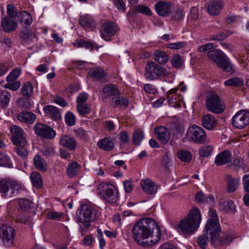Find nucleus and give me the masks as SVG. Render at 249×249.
Listing matches in <instances>:
<instances>
[{
    "label": "nucleus",
    "instance_id": "f257e3e1",
    "mask_svg": "<svg viewBox=\"0 0 249 249\" xmlns=\"http://www.w3.org/2000/svg\"><path fill=\"white\" fill-rule=\"evenodd\" d=\"M134 240L140 246L147 248L156 245L159 242L161 230L152 218H143L137 221L131 230Z\"/></svg>",
    "mask_w": 249,
    "mask_h": 249
},
{
    "label": "nucleus",
    "instance_id": "f03ea898",
    "mask_svg": "<svg viewBox=\"0 0 249 249\" xmlns=\"http://www.w3.org/2000/svg\"><path fill=\"white\" fill-rule=\"evenodd\" d=\"M201 220V213L199 210L196 208H193L190 210L187 217L180 221L178 225V229L183 234H192L198 228Z\"/></svg>",
    "mask_w": 249,
    "mask_h": 249
},
{
    "label": "nucleus",
    "instance_id": "7ed1b4c3",
    "mask_svg": "<svg viewBox=\"0 0 249 249\" xmlns=\"http://www.w3.org/2000/svg\"><path fill=\"white\" fill-rule=\"evenodd\" d=\"M169 73L165 67L153 61H148L145 66L144 76L150 80H157L168 76Z\"/></svg>",
    "mask_w": 249,
    "mask_h": 249
},
{
    "label": "nucleus",
    "instance_id": "20e7f679",
    "mask_svg": "<svg viewBox=\"0 0 249 249\" xmlns=\"http://www.w3.org/2000/svg\"><path fill=\"white\" fill-rule=\"evenodd\" d=\"M77 223H82L86 228L90 226V223L96 220L97 211L91 206L84 204L80 206L76 212Z\"/></svg>",
    "mask_w": 249,
    "mask_h": 249
},
{
    "label": "nucleus",
    "instance_id": "39448f33",
    "mask_svg": "<svg viewBox=\"0 0 249 249\" xmlns=\"http://www.w3.org/2000/svg\"><path fill=\"white\" fill-rule=\"evenodd\" d=\"M209 58L214 61L218 67L224 71L229 72L232 69L231 65L226 55L219 50L210 51L208 53Z\"/></svg>",
    "mask_w": 249,
    "mask_h": 249
},
{
    "label": "nucleus",
    "instance_id": "423d86ee",
    "mask_svg": "<svg viewBox=\"0 0 249 249\" xmlns=\"http://www.w3.org/2000/svg\"><path fill=\"white\" fill-rule=\"evenodd\" d=\"M17 203L18 219L26 224H30L32 219L27 214L31 209L32 202L28 199L20 198L17 200Z\"/></svg>",
    "mask_w": 249,
    "mask_h": 249
},
{
    "label": "nucleus",
    "instance_id": "0eeeda50",
    "mask_svg": "<svg viewBox=\"0 0 249 249\" xmlns=\"http://www.w3.org/2000/svg\"><path fill=\"white\" fill-rule=\"evenodd\" d=\"M205 107L208 110L215 114L221 113L225 109L220 97L215 92H211L207 96Z\"/></svg>",
    "mask_w": 249,
    "mask_h": 249
},
{
    "label": "nucleus",
    "instance_id": "6e6552de",
    "mask_svg": "<svg viewBox=\"0 0 249 249\" xmlns=\"http://www.w3.org/2000/svg\"><path fill=\"white\" fill-rule=\"evenodd\" d=\"M186 135L189 141L197 143H202L207 137L205 131L201 127L195 124L188 128Z\"/></svg>",
    "mask_w": 249,
    "mask_h": 249
},
{
    "label": "nucleus",
    "instance_id": "1a4fd4ad",
    "mask_svg": "<svg viewBox=\"0 0 249 249\" xmlns=\"http://www.w3.org/2000/svg\"><path fill=\"white\" fill-rule=\"evenodd\" d=\"M0 243L6 247H12L15 238L14 228L2 225L0 228Z\"/></svg>",
    "mask_w": 249,
    "mask_h": 249
},
{
    "label": "nucleus",
    "instance_id": "9d476101",
    "mask_svg": "<svg viewBox=\"0 0 249 249\" xmlns=\"http://www.w3.org/2000/svg\"><path fill=\"white\" fill-rule=\"evenodd\" d=\"M11 140L13 143L18 146H25L27 144L26 135L24 130L19 126L12 125L10 127Z\"/></svg>",
    "mask_w": 249,
    "mask_h": 249
},
{
    "label": "nucleus",
    "instance_id": "9b49d317",
    "mask_svg": "<svg viewBox=\"0 0 249 249\" xmlns=\"http://www.w3.org/2000/svg\"><path fill=\"white\" fill-rule=\"evenodd\" d=\"M97 195L108 204H114L118 199V192L116 188H99Z\"/></svg>",
    "mask_w": 249,
    "mask_h": 249
},
{
    "label": "nucleus",
    "instance_id": "f8f14e48",
    "mask_svg": "<svg viewBox=\"0 0 249 249\" xmlns=\"http://www.w3.org/2000/svg\"><path fill=\"white\" fill-rule=\"evenodd\" d=\"M220 231L219 221H214L212 220V218H209L205 226V231L206 235L210 236L213 244L217 240Z\"/></svg>",
    "mask_w": 249,
    "mask_h": 249
},
{
    "label": "nucleus",
    "instance_id": "ddd939ff",
    "mask_svg": "<svg viewBox=\"0 0 249 249\" xmlns=\"http://www.w3.org/2000/svg\"><path fill=\"white\" fill-rule=\"evenodd\" d=\"M233 125L238 129H243L249 124V111L241 110L238 111L232 118Z\"/></svg>",
    "mask_w": 249,
    "mask_h": 249
},
{
    "label": "nucleus",
    "instance_id": "4468645a",
    "mask_svg": "<svg viewBox=\"0 0 249 249\" xmlns=\"http://www.w3.org/2000/svg\"><path fill=\"white\" fill-rule=\"evenodd\" d=\"M34 129L37 135L45 139H52L56 136L55 131L50 126L44 124H36Z\"/></svg>",
    "mask_w": 249,
    "mask_h": 249
},
{
    "label": "nucleus",
    "instance_id": "2eb2a0df",
    "mask_svg": "<svg viewBox=\"0 0 249 249\" xmlns=\"http://www.w3.org/2000/svg\"><path fill=\"white\" fill-rule=\"evenodd\" d=\"M119 30L116 24L108 22L104 23L101 29V36L106 41H108L109 37L115 35Z\"/></svg>",
    "mask_w": 249,
    "mask_h": 249
},
{
    "label": "nucleus",
    "instance_id": "dca6fc26",
    "mask_svg": "<svg viewBox=\"0 0 249 249\" xmlns=\"http://www.w3.org/2000/svg\"><path fill=\"white\" fill-rule=\"evenodd\" d=\"M157 13L162 17H167L171 13L170 3L164 1H159L155 5Z\"/></svg>",
    "mask_w": 249,
    "mask_h": 249
},
{
    "label": "nucleus",
    "instance_id": "f3484780",
    "mask_svg": "<svg viewBox=\"0 0 249 249\" xmlns=\"http://www.w3.org/2000/svg\"><path fill=\"white\" fill-rule=\"evenodd\" d=\"M171 132L176 137L180 136L184 131V126L179 119H174L169 124Z\"/></svg>",
    "mask_w": 249,
    "mask_h": 249
},
{
    "label": "nucleus",
    "instance_id": "a211bd4d",
    "mask_svg": "<svg viewBox=\"0 0 249 249\" xmlns=\"http://www.w3.org/2000/svg\"><path fill=\"white\" fill-rule=\"evenodd\" d=\"M231 152L228 150H225L216 155L214 163L217 166H220L231 162Z\"/></svg>",
    "mask_w": 249,
    "mask_h": 249
},
{
    "label": "nucleus",
    "instance_id": "6ab92c4d",
    "mask_svg": "<svg viewBox=\"0 0 249 249\" xmlns=\"http://www.w3.org/2000/svg\"><path fill=\"white\" fill-rule=\"evenodd\" d=\"M44 113L52 120L57 121L61 119V114L59 109L52 105H47L43 107Z\"/></svg>",
    "mask_w": 249,
    "mask_h": 249
},
{
    "label": "nucleus",
    "instance_id": "aec40b11",
    "mask_svg": "<svg viewBox=\"0 0 249 249\" xmlns=\"http://www.w3.org/2000/svg\"><path fill=\"white\" fill-rule=\"evenodd\" d=\"M81 26L84 28L94 29L96 27V21L89 14H85L80 16L79 19Z\"/></svg>",
    "mask_w": 249,
    "mask_h": 249
},
{
    "label": "nucleus",
    "instance_id": "412c9836",
    "mask_svg": "<svg viewBox=\"0 0 249 249\" xmlns=\"http://www.w3.org/2000/svg\"><path fill=\"white\" fill-rule=\"evenodd\" d=\"M224 6L223 2L221 0H213L210 2L207 7V11L213 16H217Z\"/></svg>",
    "mask_w": 249,
    "mask_h": 249
},
{
    "label": "nucleus",
    "instance_id": "4be33fe9",
    "mask_svg": "<svg viewBox=\"0 0 249 249\" xmlns=\"http://www.w3.org/2000/svg\"><path fill=\"white\" fill-rule=\"evenodd\" d=\"M158 140L163 144L167 143L170 138L169 130L165 127L159 126L154 129Z\"/></svg>",
    "mask_w": 249,
    "mask_h": 249
},
{
    "label": "nucleus",
    "instance_id": "5701e85b",
    "mask_svg": "<svg viewBox=\"0 0 249 249\" xmlns=\"http://www.w3.org/2000/svg\"><path fill=\"white\" fill-rule=\"evenodd\" d=\"M59 143L70 150H74L76 148L77 143L72 137L62 135L60 138Z\"/></svg>",
    "mask_w": 249,
    "mask_h": 249
},
{
    "label": "nucleus",
    "instance_id": "b1692460",
    "mask_svg": "<svg viewBox=\"0 0 249 249\" xmlns=\"http://www.w3.org/2000/svg\"><path fill=\"white\" fill-rule=\"evenodd\" d=\"M201 122L202 126L209 130L213 129L217 124L215 117L211 114H207L203 116Z\"/></svg>",
    "mask_w": 249,
    "mask_h": 249
},
{
    "label": "nucleus",
    "instance_id": "393cba45",
    "mask_svg": "<svg viewBox=\"0 0 249 249\" xmlns=\"http://www.w3.org/2000/svg\"><path fill=\"white\" fill-rule=\"evenodd\" d=\"M102 92L105 98L121 94L120 90L118 86L113 84H108L105 85L102 88Z\"/></svg>",
    "mask_w": 249,
    "mask_h": 249
},
{
    "label": "nucleus",
    "instance_id": "a878e982",
    "mask_svg": "<svg viewBox=\"0 0 249 249\" xmlns=\"http://www.w3.org/2000/svg\"><path fill=\"white\" fill-rule=\"evenodd\" d=\"M219 211L228 213L234 214L236 212V206L231 200L220 201L218 203Z\"/></svg>",
    "mask_w": 249,
    "mask_h": 249
},
{
    "label": "nucleus",
    "instance_id": "bb28decb",
    "mask_svg": "<svg viewBox=\"0 0 249 249\" xmlns=\"http://www.w3.org/2000/svg\"><path fill=\"white\" fill-rule=\"evenodd\" d=\"M3 31L5 33H10L15 31L18 27L17 22L9 17H4L1 21Z\"/></svg>",
    "mask_w": 249,
    "mask_h": 249
},
{
    "label": "nucleus",
    "instance_id": "cd10ccee",
    "mask_svg": "<svg viewBox=\"0 0 249 249\" xmlns=\"http://www.w3.org/2000/svg\"><path fill=\"white\" fill-rule=\"evenodd\" d=\"M153 59L156 63L161 65L166 64L169 60V56L164 51L160 50L154 51Z\"/></svg>",
    "mask_w": 249,
    "mask_h": 249
},
{
    "label": "nucleus",
    "instance_id": "c85d7f7f",
    "mask_svg": "<svg viewBox=\"0 0 249 249\" xmlns=\"http://www.w3.org/2000/svg\"><path fill=\"white\" fill-rule=\"evenodd\" d=\"M17 118L21 123L30 124L35 122L36 116L31 111L25 110L19 112L18 114Z\"/></svg>",
    "mask_w": 249,
    "mask_h": 249
},
{
    "label": "nucleus",
    "instance_id": "c756f323",
    "mask_svg": "<svg viewBox=\"0 0 249 249\" xmlns=\"http://www.w3.org/2000/svg\"><path fill=\"white\" fill-rule=\"evenodd\" d=\"M98 147L104 151H110L114 148V143L110 137L100 140L97 144Z\"/></svg>",
    "mask_w": 249,
    "mask_h": 249
},
{
    "label": "nucleus",
    "instance_id": "7c9ffc66",
    "mask_svg": "<svg viewBox=\"0 0 249 249\" xmlns=\"http://www.w3.org/2000/svg\"><path fill=\"white\" fill-rule=\"evenodd\" d=\"M110 103L114 107H126L128 105L129 101L126 98L117 95L110 99Z\"/></svg>",
    "mask_w": 249,
    "mask_h": 249
},
{
    "label": "nucleus",
    "instance_id": "2f4dec72",
    "mask_svg": "<svg viewBox=\"0 0 249 249\" xmlns=\"http://www.w3.org/2000/svg\"><path fill=\"white\" fill-rule=\"evenodd\" d=\"M196 201L197 203H207L213 205L214 203V197L213 195L205 196L202 192H199L196 195Z\"/></svg>",
    "mask_w": 249,
    "mask_h": 249
},
{
    "label": "nucleus",
    "instance_id": "473e14b6",
    "mask_svg": "<svg viewBox=\"0 0 249 249\" xmlns=\"http://www.w3.org/2000/svg\"><path fill=\"white\" fill-rule=\"evenodd\" d=\"M168 103L170 106L175 108H179L181 107V104L183 103V98L181 95L174 94L168 96Z\"/></svg>",
    "mask_w": 249,
    "mask_h": 249
},
{
    "label": "nucleus",
    "instance_id": "72a5a7b5",
    "mask_svg": "<svg viewBox=\"0 0 249 249\" xmlns=\"http://www.w3.org/2000/svg\"><path fill=\"white\" fill-rule=\"evenodd\" d=\"M34 164L37 169L41 171L45 172L47 169L46 161L39 155H36L34 157Z\"/></svg>",
    "mask_w": 249,
    "mask_h": 249
},
{
    "label": "nucleus",
    "instance_id": "f704fd0d",
    "mask_svg": "<svg viewBox=\"0 0 249 249\" xmlns=\"http://www.w3.org/2000/svg\"><path fill=\"white\" fill-rule=\"evenodd\" d=\"M21 184L18 180L10 178H0V187H21Z\"/></svg>",
    "mask_w": 249,
    "mask_h": 249
},
{
    "label": "nucleus",
    "instance_id": "c9c22d12",
    "mask_svg": "<svg viewBox=\"0 0 249 249\" xmlns=\"http://www.w3.org/2000/svg\"><path fill=\"white\" fill-rule=\"evenodd\" d=\"M80 166L76 162L69 163L68 169L67 174L70 178H73L77 176L80 172Z\"/></svg>",
    "mask_w": 249,
    "mask_h": 249
},
{
    "label": "nucleus",
    "instance_id": "e433bc0d",
    "mask_svg": "<svg viewBox=\"0 0 249 249\" xmlns=\"http://www.w3.org/2000/svg\"><path fill=\"white\" fill-rule=\"evenodd\" d=\"M224 84L227 86L241 87L244 85V81L241 78L234 77L226 80Z\"/></svg>",
    "mask_w": 249,
    "mask_h": 249
},
{
    "label": "nucleus",
    "instance_id": "4c0bfd02",
    "mask_svg": "<svg viewBox=\"0 0 249 249\" xmlns=\"http://www.w3.org/2000/svg\"><path fill=\"white\" fill-rule=\"evenodd\" d=\"M33 19L31 15L25 11H23L20 13V22L25 27L30 26L32 23Z\"/></svg>",
    "mask_w": 249,
    "mask_h": 249
},
{
    "label": "nucleus",
    "instance_id": "58836bf2",
    "mask_svg": "<svg viewBox=\"0 0 249 249\" xmlns=\"http://www.w3.org/2000/svg\"><path fill=\"white\" fill-rule=\"evenodd\" d=\"M88 75L91 78L100 79L105 75L104 71L100 68H95L88 72Z\"/></svg>",
    "mask_w": 249,
    "mask_h": 249
},
{
    "label": "nucleus",
    "instance_id": "ea45409f",
    "mask_svg": "<svg viewBox=\"0 0 249 249\" xmlns=\"http://www.w3.org/2000/svg\"><path fill=\"white\" fill-rule=\"evenodd\" d=\"M30 178L35 187L42 186V179L39 173L36 172H33L31 174Z\"/></svg>",
    "mask_w": 249,
    "mask_h": 249
},
{
    "label": "nucleus",
    "instance_id": "a19ab883",
    "mask_svg": "<svg viewBox=\"0 0 249 249\" xmlns=\"http://www.w3.org/2000/svg\"><path fill=\"white\" fill-rule=\"evenodd\" d=\"M78 113L82 116L89 114L91 112V105L89 104H78L76 106Z\"/></svg>",
    "mask_w": 249,
    "mask_h": 249
},
{
    "label": "nucleus",
    "instance_id": "79ce46f5",
    "mask_svg": "<svg viewBox=\"0 0 249 249\" xmlns=\"http://www.w3.org/2000/svg\"><path fill=\"white\" fill-rule=\"evenodd\" d=\"M11 98V94L7 90H2L0 93V105L6 107L9 104Z\"/></svg>",
    "mask_w": 249,
    "mask_h": 249
},
{
    "label": "nucleus",
    "instance_id": "37998d69",
    "mask_svg": "<svg viewBox=\"0 0 249 249\" xmlns=\"http://www.w3.org/2000/svg\"><path fill=\"white\" fill-rule=\"evenodd\" d=\"M225 180L228 187H237L239 185L240 178L239 177L234 178L231 175L227 174L225 176Z\"/></svg>",
    "mask_w": 249,
    "mask_h": 249
},
{
    "label": "nucleus",
    "instance_id": "c03bdc74",
    "mask_svg": "<svg viewBox=\"0 0 249 249\" xmlns=\"http://www.w3.org/2000/svg\"><path fill=\"white\" fill-rule=\"evenodd\" d=\"M177 156L181 161L186 162H190L192 158L191 152L184 150H178L177 152Z\"/></svg>",
    "mask_w": 249,
    "mask_h": 249
},
{
    "label": "nucleus",
    "instance_id": "a18cd8bd",
    "mask_svg": "<svg viewBox=\"0 0 249 249\" xmlns=\"http://www.w3.org/2000/svg\"><path fill=\"white\" fill-rule=\"evenodd\" d=\"M144 138V132L141 129H138L134 131L132 141L134 144L139 145Z\"/></svg>",
    "mask_w": 249,
    "mask_h": 249
},
{
    "label": "nucleus",
    "instance_id": "49530a36",
    "mask_svg": "<svg viewBox=\"0 0 249 249\" xmlns=\"http://www.w3.org/2000/svg\"><path fill=\"white\" fill-rule=\"evenodd\" d=\"M21 93L24 96L30 97L33 92V87L29 82L25 83L20 89Z\"/></svg>",
    "mask_w": 249,
    "mask_h": 249
},
{
    "label": "nucleus",
    "instance_id": "de8ad7c7",
    "mask_svg": "<svg viewBox=\"0 0 249 249\" xmlns=\"http://www.w3.org/2000/svg\"><path fill=\"white\" fill-rule=\"evenodd\" d=\"M18 188H0V193L1 196L4 197L13 196L15 193H18Z\"/></svg>",
    "mask_w": 249,
    "mask_h": 249
},
{
    "label": "nucleus",
    "instance_id": "09e8293b",
    "mask_svg": "<svg viewBox=\"0 0 249 249\" xmlns=\"http://www.w3.org/2000/svg\"><path fill=\"white\" fill-rule=\"evenodd\" d=\"M21 74V71L19 69L16 68L11 71L6 78L7 82H13L17 81Z\"/></svg>",
    "mask_w": 249,
    "mask_h": 249
},
{
    "label": "nucleus",
    "instance_id": "8fccbe9b",
    "mask_svg": "<svg viewBox=\"0 0 249 249\" xmlns=\"http://www.w3.org/2000/svg\"><path fill=\"white\" fill-rule=\"evenodd\" d=\"M233 240L232 235L229 233H223L220 235L219 242L221 244H229Z\"/></svg>",
    "mask_w": 249,
    "mask_h": 249
},
{
    "label": "nucleus",
    "instance_id": "3c124183",
    "mask_svg": "<svg viewBox=\"0 0 249 249\" xmlns=\"http://www.w3.org/2000/svg\"><path fill=\"white\" fill-rule=\"evenodd\" d=\"M12 164L10 158L4 153L0 152V166L10 167Z\"/></svg>",
    "mask_w": 249,
    "mask_h": 249
},
{
    "label": "nucleus",
    "instance_id": "603ef678",
    "mask_svg": "<svg viewBox=\"0 0 249 249\" xmlns=\"http://www.w3.org/2000/svg\"><path fill=\"white\" fill-rule=\"evenodd\" d=\"M213 148L211 145H205L202 146L199 151L200 157H206L211 155Z\"/></svg>",
    "mask_w": 249,
    "mask_h": 249
},
{
    "label": "nucleus",
    "instance_id": "864d4df0",
    "mask_svg": "<svg viewBox=\"0 0 249 249\" xmlns=\"http://www.w3.org/2000/svg\"><path fill=\"white\" fill-rule=\"evenodd\" d=\"M65 121L67 125L72 126L75 123V116L72 112L68 111L65 115Z\"/></svg>",
    "mask_w": 249,
    "mask_h": 249
},
{
    "label": "nucleus",
    "instance_id": "5fc2aeb1",
    "mask_svg": "<svg viewBox=\"0 0 249 249\" xmlns=\"http://www.w3.org/2000/svg\"><path fill=\"white\" fill-rule=\"evenodd\" d=\"M118 139L121 145L128 143L129 142V136L128 132L125 131H121L118 134Z\"/></svg>",
    "mask_w": 249,
    "mask_h": 249
},
{
    "label": "nucleus",
    "instance_id": "6e6d98bb",
    "mask_svg": "<svg viewBox=\"0 0 249 249\" xmlns=\"http://www.w3.org/2000/svg\"><path fill=\"white\" fill-rule=\"evenodd\" d=\"M208 237L206 235L200 236L197 240V243L201 249H206L208 246Z\"/></svg>",
    "mask_w": 249,
    "mask_h": 249
},
{
    "label": "nucleus",
    "instance_id": "4d7b16f0",
    "mask_svg": "<svg viewBox=\"0 0 249 249\" xmlns=\"http://www.w3.org/2000/svg\"><path fill=\"white\" fill-rule=\"evenodd\" d=\"M96 237L99 240L100 249H104V248L106 245V242L104 238L103 231L99 228H98L97 229Z\"/></svg>",
    "mask_w": 249,
    "mask_h": 249
},
{
    "label": "nucleus",
    "instance_id": "13d9d810",
    "mask_svg": "<svg viewBox=\"0 0 249 249\" xmlns=\"http://www.w3.org/2000/svg\"><path fill=\"white\" fill-rule=\"evenodd\" d=\"M7 17L11 18H16L18 16L17 8L12 5H8L7 6Z\"/></svg>",
    "mask_w": 249,
    "mask_h": 249
},
{
    "label": "nucleus",
    "instance_id": "bf43d9fd",
    "mask_svg": "<svg viewBox=\"0 0 249 249\" xmlns=\"http://www.w3.org/2000/svg\"><path fill=\"white\" fill-rule=\"evenodd\" d=\"M20 82L19 81L13 82H7L3 86L4 89H9L13 91H17L20 87Z\"/></svg>",
    "mask_w": 249,
    "mask_h": 249
},
{
    "label": "nucleus",
    "instance_id": "052dcab7",
    "mask_svg": "<svg viewBox=\"0 0 249 249\" xmlns=\"http://www.w3.org/2000/svg\"><path fill=\"white\" fill-rule=\"evenodd\" d=\"M77 47H84L87 49L91 50L94 48V45L92 43L90 42H88L83 40H79L77 41Z\"/></svg>",
    "mask_w": 249,
    "mask_h": 249
},
{
    "label": "nucleus",
    "instance_id": "680f3d73",
    "mask_svg": "<svg viewBox=\"0 0 249 249\" xmlns=\"http://www.w3.org/2000/svg\"><path fill=\"white\" fill-rule=\"evenodd\" d=\"M171 62L173 67L175 68H179L182 64V60L180 55H175L173 56L171 59Z\"/></svg>",
    "mask_w": 249,
    "mask_h": 249
},
{
    "label": "nucleus",
    "instance_id": "e2e57ef3",
    "mask_svg": "<svg viewBox=\"0 0 249 249\" xmlns=\"http://www.w3.org/2000/svg\"><path fill=\"white\" fill-rule=\"evenodd\" d=\"M89 98V95L86 92H82L78 94L76 98V103L78 104H86Z\"/></svg>",
    "mask_w": 249,
    "mask_h": 249
},
{
    "label": "nucleus",
    "instance_id": "0e129e2a",
    "mask_svg": "<svg viewBox=\"0 0 249 249\" xmlns=\"http://www.w3.org/2000/svg\"><path fill=\"white\" fill-rule=\"evenodd\" d=\"M19 107L25 108H30L31 107L30 101L28 99L20 98L18 100Z\"/></svg>",
    "mask_w": 249,
    "mask_h": 249
},
{
    "label": "nucleus",
    "instance_id": "69168bd1",
    "mask_svg": "<svg viewBox=\"0 0 249 249\" xmlns=\"http://www.w3.org/2000/svg\"><path fill=\"white\" fill-rule=\"evenodd\" d=\"M136 11L147 16H149L152 14V12L150 9L148 7L143 5H139L137 6L136 7Z\"/></svg>",
    "mask_w": 249,
    "mask_h": 249
},
{
    "label": "nucleus",
    "instance_id": "338daca9",
    "mask_svg": "<svg viewBox=\"0 0 249 249\" xmlns=\"http://www.w3.org/2000/svg\"><path fill=\"white\" fill-rule=\"evenodd\" d=\"M141 187H157L158 185L151 179L147 178L141 181Z\"/></svg>",
    "mask_w": 249,
    "mask_h": 249
},
{
    "label": "nucleus",
    "instance_id": "774afa93",
    "mask_svg": "<svg viewBox=\"0 0 249 249\" xmlns=\"http://www.w3.org/2000/svg\"><path fill=\"white\" fill-rule=\"evenodd\" d=\"M47 217L49 219L59 220L62 217V213L50 211L47 213Z\"/></svg>",
    "mask_w": 249,
    "mask_h": 249
}]
</instances>
